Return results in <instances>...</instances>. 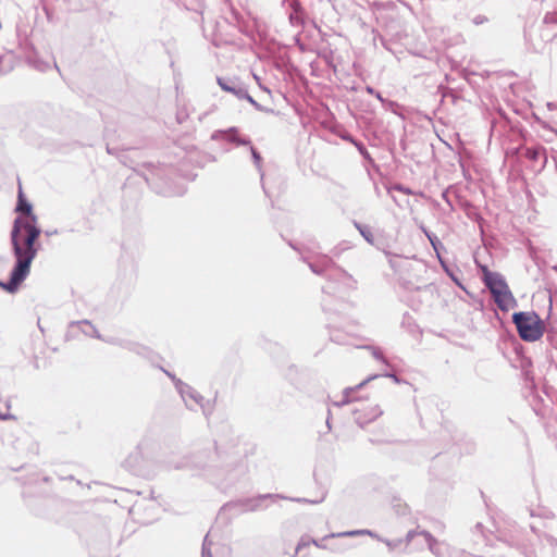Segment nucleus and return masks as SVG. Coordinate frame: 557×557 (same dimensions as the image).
Returning <instances> with one entry per match:
<instances>
[{"instance_id": "f257e3e1", "label": "nucleus", "mask_w": 557, "mask_h": 557, "mask_svg": "<svg viewBox=\"0 0 557 557\" xmlns=\"http://www.w3.org/2000/svg\"><path fill=\"white\" fill-rule=\"evenodd\" d=\"M16 264L11 273L8 283H0V286L7 292L14 293L21 283L26 278L30 271V264L36 256L34 246H14Z\"/></svg>"}, {"instance_id": "f03ea898", "label": "nucleus", "mask_w": 557, "mask_h": 557, "mask_svg": "<svg viewBox=\"0 0 557 557\" xmlns=\"http://www.w3.org/2000/svg\"><path fill=\"white\" fill-rule=\"evenodd\" d=\"M512 321L517 326L519 336L523 341L535 342L543 335V326L539 315L534 312H516Z\"/></svg>"}, {"instance_id": "7ed1b4c3", "label": "nucleus", "mask_w": 557, "mask_h": 557, "mask_svg": "<svg viewBox=\"0 0 557 557\" xmlns=\"http://www.w3.org/2000/svg\"><path fill=\"white\" fill-rule=\"evenodd\" d=\"M40 231L34 224L32 219H18L12 230V244H34Z\"/></svg>"}, {"instance_id": "20e7f679", "label": "nucleus", "mask_w": 557, "mask_h": 557, "mask_svg": "<svg viewBox=\"0 0 557 557\" xmlns=\"http://www.w3.org/2000/svg\"><path fill=\"white\" fill-rule=\"evenodd\" d=\"M355 420L361 425H367L374 421L377 417L381 416V410L377 405L367 401L361 403L358 407H356L352 411Z\"/></svg>"}, {"instance_id": "39448f33", "label": "nucleus", "mask_w": 557, "mask_h": 557, "mask_svg": "<svg viewBox=\"0 0 557 557\" xmlns=\"http://www.w3.org/2000/svg\"><path fill=\"white\" fill-rule=\"evenodd\" d=\"M483 272L485 284L493 296L508 287L504 280H502L497 274L491 273L487 268L484 267Z\"/></svg>"}, {"instance_id": "423d86ee", "label": "nucleus", "mask_w": 557, "mask_h": 557, "mask_svg": "<svg viewBox=\"0 0 557 557\" xmlns=\"http://www.w3.org/2000/svg\"><path fill=\"white\" fill-rule=\"evenodd\" d=\"M495 302L499 307V309L504 311H508L509 309L513 308L516 305V300L509 290V287L506 289L498 292L496 295L493 296Z\"/></svg>"}, {"instance_id": "0eeeda50", "label": "nucleus", "mask_w": 557, "mask_h": 557, "mask_svg": "<svg viewBox=\"0 0 557 557\" xmlns=\"http://www.w3.org/2000/svg\"><path fill=\"white\" fill-rule=\"evenodd\" d=\"M17 210L26 215H29L32 212V206L26 201L24 198V194L22 190V187H20L18 190V203H17Z\"/></svg>"}, {"instance_id": "6e6552de", "label": "nucleus", "mask_w": 557, "mask_h": 557, "mask_svg": "<svg viewBox=\"0 0 557 557\" xmlns=\"http://www.w3.org/2000/svg\"><path fill=\"white\" fill-rule=\"evenodd\" d=\"M364 384H366V381L360 383L359 385H357L355 387L347 388L346 392H345V395L347 397V401H355V400H357L356 392H357L358 388H360Z\"/></svg>"}, {"instance_id": "1a4fd4ad", "label": "nucleus", "mask_w": 557, "mask_h": 557, "mask_svg": "<svg viewBox=\"0 0 557 557\" xmlns=\"http://www.w3.org/2000/svg\"><path fill=\"white\" fill-rule=\"evenodd\" d=\"M544 23L557 24V11L546 13L544 16Z\"/></svg>"}, {"instance_id": "9d476101", "label": "nucleus", "mask_w": 557, "mask_h": 557, "mask_svg": "<svg viewBox=\"0 0 557 557\" xmlns=\"http://www.w3.org/2000/svg\"><path fill=\"white\" fill-rule=\"evenodd\" d=\"M364 532L363 531H347V532H341V533H337V534H331L330 536L331 537H335V536H355V535H359V534H363Z\"/></svg>"}, {"instance_id": "9b49d317", "label": "nucleus", "mask_w": 557, "mask_h": 557, "mask_svg": "<svg viewBox=\"0 0 557 557\" xmlns=\"http://www.w3.org/2000/svg\"><path fill=\"white\" fill-rule=\"evenodd\" d=\"M539 153H540V151L537 149L528 148L525 150V157L529 158L530 160H536L539 157Z\"/></svg>"}, {"instance_id": "f8f14e48", "label": "nucleus", "mask_w": 557, "mask_h": 557, "mask_svg": "<svg viewBox=\"0 0 557 557\" xmlns=\"http://www.w3.org/2000/svg\"><path fill=\"white\" fill-rule=\"evenodd\" d=\"M219 85L221 86V88L223 90H226V91H234L233 88L228 87L227 85L223 84L220 79H219Z\"/></svg>"}, {"instance_id": "ddd939ff", "label": "nucleus", "mask_w": 557, "mask_h": 557, "mask_svg": "<svg viewBox=\"0 0 557 557\" xmlns=\"http://www.w3.org/2000/svg\"><path fill=\"white\" fill-rule=\"evenodd\" d=\"M312 544L315 545L319 548H323L324 546L320 545L318 541L312 540Z\"/></svg>"}, {"instance_id": "4468645a", "label": "nucleus", "mask_w": 557, "mask_h": 557, "mask_svg": "<svg viewBox=\"0 0 557 557\" xmlns=\"http://www.w3.org/2000/svg\"><path fill=\"white\" fill-rule=\"evenodd\" d=\"M305 545H307V543H301V544H299V545L297 546V552H298L302 546H305Z\"/></svg>"}]
</instances>
